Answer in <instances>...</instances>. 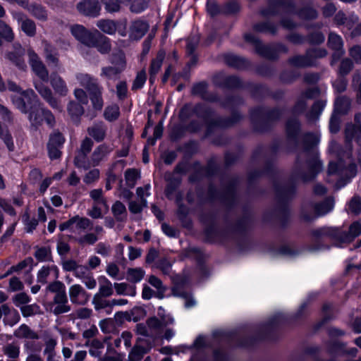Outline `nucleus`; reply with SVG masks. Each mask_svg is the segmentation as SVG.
I'll return each instance as SVG.
<instances>
[{
  "label": "nucleus",
  "instance_id": "61",
  "mask_svg": "<svg viewBox=\"0 0 361 361\" xmlns=\"http://www.w3.org/2000/svg\"><path fill=\"white\" fill-rule=\"evenodd\" d=\"M22 54L23 51L20 50L18 51V54L16 55L12 53L8 54V58L9 60L13 61L17 66H18L20 68H23L24 66V63L21 59Z\"/></svg>",
  "mask_w": 361,
  "mask_h": 361
},
{
  "label": "nucleus",
  "instance_id": "31",
  "mask_svg": "<svg viewBox=\"0 0 361 361\" xmlns=\"http://www.w3.org/2000/svg\"><path fill=\"white\" fill-rule=\"evenodd\" d=\"M120 116V110L119 107L116 104H111L109 106H107L104 111V118L109 121H114Z\"/></svg>",
  "mask_w": 361,
  "mask_h": 361
},
{
  "label": "nucleus",
  "instance_id": "2",
  "mask_svg": "<svg viewBox=\"0 0 361 361\" xmlns=\"http://www.w3.org/2000/svg\"><path fill=\"white\" fill-rule=\"evenodd\" d=\"M111 63L113 66H105L102 68L100 76L108 80H116L126 68V61L125 54L120 51L114 55L111 59Z\"/></svg>",
  "mask_w": 361,
  "mask_h": 361
},
{
  "label": "nucleus",
  "instance_id": "47",
  "mask_svg": "<svg viewBox=\"0 0 361 361\" xmlns=\"http://www.w3.org/2000/svg\"><path fill=\"white\" fill-rule=\"evenodd\" d=\"M74 229L85 230L90 225V221L87 218H81L78 216H74Z\"/></svg>",
  "mask_w": 361,
  "mask_h": 361
},
{
  "label": "nucleus",
  "instance_id": "19",
  "mask_svg": "<svg viewBox=\"0 0 361 361\" xmlns=\"http://www.w3.org/2000/svg\"><path fill=\"white\" fill-rule=\"evenodd\" d=\"M99 291L95 295L100 297H109L113 294V286L111 282L105 276H100L98 279Z\"/></svg>",
  "mask_w": 361,
  "mask_h": 361
},
{
  "label": "nucleus",
  "instance_id": "8",
  "mask_svg": "<svg viewBox=\"0 0 361 361\" xmlns=\"http://www.w3.org/2000/svg\"><path fill=\"white\" fill-rule=\"evenodd\" d=\"M345 141L348 145L354 141L361 145V115L355 116V124H348L345 128Z\"/></svg>",
  "mask_w": 361,
  "mask_h": 361
},
{
  "label": "nucleus",
  "instance_id": "46",
  "mask_svg": "<svg viewBox=\"0 0 361 361\" xmlns=\"http://www.w3.org/2000/svg\"><path fill=\"white\" fill-rule=\"evenodd\" d=\"M4 353L11 358H16L20 353L19 347L13 343L6 345L4 348Z\"/></svg>",
  "mask_w": 361,
  "mask_h": 361
},
{
  "label": "nucleus",
  "instance_id": "27",
  "mask_svg": "<svg viewBox=\"0 0 361 361\" xmlns=\"http://www.w3.org/2000/svg\"><path fill=\"white\" fill-rule=\"evenodd\" d=\"M148 282L156 288V296L159 298H163L166 288L163 285L161 281L157 276L152 275L149 277Z\"/></svg>",
  "mask_w": 361,
  "mask_h": 361
},
{
  "label": "nucleus",
  "instance_id": "33",
  "mask_svg": "<svg viewBox=\"0 0 361 361\" xmlns=\"http://www.w3.org/2000/svg\"><path fill=\"white\" fill-rule=\"evenodd\" d=\"M95 47L102 54H106L111 49L109 39L107 37L102 35L99 32V36L97 37V44ZM93 47H94V46Z\"/></svg>",
  "mask_w": 361,
  "mask_h": 361
},
{
  "label": "nucleus",
  "instance_id": "49",
  "mask_svg": "<svg viewBox=\"0 0 361 361\" xmlns=\"http://www.w3.org/2000/svg\"><path fill=\"white\" fill-rule=\"evenodd\" d=\"M348 209L353 214H358L361 212V199L357 197H353L348 204Z\"/></svg>",
  "mask_w": 361,
  "mask_h": 361
},
{
  "label": "nucleus",
  "instance_id": "54",
  "mask_svg": "<svg viewBox=\"0 0 361 361\" xmlns=\"http://www.w3.org/2000/svg\"><path fill=\"white\" fill-rule=\"evenodd\" d=\"M20 310L24 317H30L38 312L39 307L37 305H23Z\"/></svg>",
  "mask_w": 361,
  "mask_h": 361
},
{
  "label": "nucleus",
  "instance_id": "64",
  "mask_svg": "<svg viewBox=\"0 0 361 361\" xmlns=\"http://www.w3.org/2000/svg\"><path fill=\"white\" fill-rule=\"evenodd\" d=\"M47 289L52 293H55L56 294L66 290L63 283L59 281H56L50 283L47 287Z\"/></svg>",
  "mask_w": 361,
  "mask_h": 361
},
{
  "label": "nucleus",
  "instance_id": "30",
  "mask_svg": "<svg viewBox=\"0 0 361 361\" xmlns=\"http://www.w3.org/2000/svg\"><path fill=\"white\" fill-rule=\"evenodd\" d=\"M44 55L47 61L49 63H52L57 65L59 62L57 52L54 47L47 43V42H44Z\"/></svg>",
  "mask_w": 361,
  "mask_h": 361
},
{
  "label": "nucleus",
  "instance_id": "40",
  "mask_svg": "<svg viewBox=\"0 0 361 361\" xmlns=\"http://www.w3.org/2000/svg\"><path fill=\"white\" fill-rule=\"evenodd\" d=\"M148 6V0H133L130 4V10L133 13H140Z\"/></svg>",
  "mask_w": 361,
  "mask_h": 361
},
{
  "label": "nucleus",
  "instance_id": "62",
  "mask_svg": "<svg viewBox=\"0 0 361 361\" xmlns=\"http://www.w3.org/2000/svg\"><path fill=\"white\" fill-rule=\"evenodd\" d=\"M30 300V297L25 293H20L15 296L14 303L16 306H20L28 303Z\"/></svg>",
  "mask_w": 361,
  "mask_h": 361
},
{
  "label": "nucleus",
  "instance_id": "23",
  "mask_svg": "<svg viewBox=\"0 0 361 361\" xmlns=\"http://www.w3.org/2000/svg\"><path fill=\"white\" fill-rule=\"evenodd\" d=\"M347 29L350 31L352 37H356L361 35V22L358 23V17L355 15H350L349 20L347 22Z\"/></svg>",
  "mask_w": 361,
  "mask_h": 361
},
{
  "label": "nucleus",
  "instance_id": "1",
  "mask_svg": "<svg viewBox=\"0 0 361 361\" xmlns=\"http://www.w3.org/2000/svg\"><path fill=\"white\" fill-rule=\"evenodd\" d=\"M314 234L317 238H329L335 242L336 246H339V243H350L361 234V222H353L347 233L338 228L326 227L317 230Z\"/></svg>",
  "mask_w": 361,
  "mask_h": 361
},
{
  "label": "nucleus",
  "instance_id": "15",
  "mask_svg": "<svg viewBox=\"0 0 361 361\" xmlns=\"http://www.w3.org/2000/svg\"><path fill=\"white\" fill-rule=\"evenodd\" d=\"M58 277L59 269L54 264L43 266L37 274V280L42 283H46L48 281L56 280Z\"/></svg>",
  "mask_w": 361,
  "mask_h": 361
},
{
  "label": "nucleus",
  "instance_id": "14",
  "mask_svg": "<svg viewBox=\"0 0 361 361\" xmlns=\"http://www.w3.org/2000/svg\"><path fill=\"white\" fill-rule=\"evenodd\" d=\"M77 8L80 13L92 17L97 16L101 10L97 0H83L78 4Z\"/></svg>",
  "mask_w": 361,
  "mask_h": 361
},
{
  "label": "nucleus",
  "instance_id": "39",
  "mask_svg": "<svg viewBox=\"0 0 361 361\" xmlns=\"http://www.w3.org/2000/svg\"><path fill=\"white\" fill-rule=\"evenodd\" d=\"M112 212L115 217L118 220H122L126 215V207L121 202H116L113 204Z\"/></svg>",
  "mask_w": 361,
  "mask_h": 361
},
{
  "label": "nucleus",
  "instance_id": "16",
  "mask_svg": "<svg viewBox=\"0 0 361 361\" xmlns=\"http://www.w3.org/2000/svg\"><path fill=\"white\" fill-rule=\"evenodd\" d=\"M50 84L55 93L59 96L64 97L68 94V88L66 83L59 75L56 74L51 75L50 78Z\"/></svg>",
  "mask_w": 361,
  "mask_h": 361
},
{
  "label": "nucleus",
  "instance_id": "60",
  "mask_svg": "<svg viewBox=\"0 0 361 361\" xmlns=\"http://www.w3.org/2000/svg\"><path fill=\"white\" fill-rule=\"evenodd\" d=\"M74 95L79 102L83 104H86L88 102V97L85 90L80 88H76L74 90Z\"/></svg>",
  "mask_w": 361,
  "mask_h": 361
},
{
  "label": "nucleus",
  "instance_id": "51",
  "mask_svg": "<svg viewBox=\"0 0 361 361\" xmlns=\"http://www.w3.org/2000/svg\"><path fill=\"white\" fill-rule=\"evenodd\" d=\"M92 310L87 308V307H82L77 310L73 313V317L75 319H85L89 318L92 314Z\"/></svg>",
  "mask_w": 361,
  "mask_h": 361
},
{
  "label": "nucleus",
  "instance_id": "22",
  "mask_svg": "<svg viewBox=\"0 0 361 361\" xmlns=\"http://www.w3.org/2000/svg\"><path fill=\"white\" fill-rule=\"evenodd\" d=\"M8 89L10 91L20 93V96L24 97L28 103L32 102L37 98V96L32 90L29 89L25 91H21V89L16 83L11 81L8 82Z\"/></svg>",
  "mask_w": 361,
  "mask_h": 361
},
{
  "label": "nucleus",
  "instance_id": "34",
  "mask_svg": "<svg viewBox=\"0 0 361 361\" xmlns=\"http://www.w3.org/2000/svg\"><path fill=\"white\" fill-rule=\"evenodd\" d=\"M97 26L102 31L109 35H113L116 32V24L112 20H99L97 23Z\"/></svg>",
  "mask_w": 361,
  "mask_h": 361
},
{
  "label": "nucleus",
  "instance_id": "20",
  "mask_svg": "<svg viewBox=\"0 0 361 361\" xmlns=\"http://www.w3.org/2000/svg\"><path fill=\"white\" fill-rule=\"evenodd\" d=\"M165 58V52L164 51H159L154 59L152 60L150 66V82H153L154 77L157 73L159 71L162 65L163 61Z\"/></svg>",
  "mask_w": 361,
  "mask_h": 361
},
{
  "label": "nucleus",
  "instance_id": "50",
  "mask_svg": "<svg viewBox=\"0 0 361 361\" xmlns=\"http://www.w3.org/2000/svg\"><path fill=\"white\" fill-rule=\"evenodd\" d=\"M0 33L8 41L13 39V33L11 28L2 21H0Z\"/></svg>",
  "mask_w": 361,
  "mask_h": 361
},
{
  "label": "nucleus",
  "instance_id": "44",
  "mask_svg": "<svg viewBox=\"0 0 361 361\" xmlns=\"http://www.w3.org/2000/svg\"><path fill=\"white\" fill-rule=\"evenodd\" d=\"M126 181L130 188H133L138 178V172L135 169H128L125 173Z\"/></svg>",
  "mask_w": 361,
  "mask_h": 361
},
{
  "label": "nucleus",
  "instance_id": "55",
  "mask_svg": "<svg viewBox=\"0 0 361 361\" xmlns=\"http://www.w3.org/2000/svg\"><path fill=\"white\" fill-rule=\"evenodd\" d=\"M12 102L14 106L22 113H27L25 102L21 97L13 96L12 97Z\"/></svg>",
  "mask_w": 361,
  "mask_h": 361
},
{
  "label": "nucleus",
  "instance_id": "37",
  "mask_svg": "<svg viewBox=\"0 0 361 361\" xmlns=\"http://www.w3.org/2000/svg\"><path fill=\"white\" fill-rule=\"evenodd\" d=\"M145 271L141 268L129 269L127 271V279L133 283L140 281L144 277Z\"/></svg>",
  "mask_w": 361,
  "mask_h": 361
},
{
  "label": "nucleus",
  "instance_id": "25",
  "mask_svg": "<svg viewBox=\"0 0 361 361\" xmlns=\"http://www.w3.org/2000/svg\"><path fill=\"white\" fill-rule=\"evenodd\" d=\"M16 337L18 338L36 339L37 335L32 331L27 325L22 324L14 332Z\"/></svg>",
  "mask_w": 361,
  "mask_h": 361
},
{
  "label": "nucleus",
  "instance_id": "4",
  "mask_svg": "<svg viewBox=\"0 0 361 361\" xmlns=\"http://www.w3.org/2000/svg\"><path fill=\"white\" fill-rule=\"evenodd\" d=\"M71 32L78 41L89 47L97 44V37L99 36L97 30L89 31L82 25H73L71 27Z\"/></svg>",
  "mask_w": 361,
  "mask_h": 361
},
{
  "label": "nucleus",
  "instance_id": "28",
  "mask_svg": "<svg viewBox=\"0 0 361 361\" xmlns=\"http://www.w3.org/2000/svg\"><path fill=\"white\" fill-rule=\"evenodd\" d=\"M114 287L118 295L135 296L136 294L135 286H129L126 283H115Z\"/></svg>",
  "mask_w": 361,
  "mask_h": 361
},
{
  "label": "nucleus",
  "instance_id": "36",
  "mask_svg": "<svg viewBox=\"0 0 361 361\" xmlns=\"http://www.w3.org/2000/svg\"><path fill=\"white\" fill-rule=\"evenodd\" d=\"M179 286L178 285L175 286L173 288V294L175 296L182 297L185 299V306L187 308H190L193 307L195 305V300L193 298L190 297L189 294L185 291L179 290Z\"/></svg>",
  "mask_w": 361,
  "mask_h": 361
},
{
  "label": "nucleus",
  "instance_id": "63",
  "mask_svg": "<svg viewBox=\"0 0 361 361\" xmlns=\"http://www.w3.org/2000/svg\"><path fill=\"white\" fill-rule=\"evenodd\" d=\"M0 118L4 121L7 123H10L13 120V116L11 112L8 110V109L1 104H0Z\"/></svg>",
  "mask_w": 361,
  "mask_h": 361
},
{
  "label": "nucleus",
  "instance_id": "35",
  "mask_svg": "<svg viewBox=\"0 0 361 361\" xmlns=\"http://www.w3.org/2000/svg\"><path fill=\"white\" fill-rule=\"evenodd\" d=\"M334 208V200L328 198L324 202L315 206V211L317 215L322 216L331 212Z\"/></svg>",
  "mask_w": 361,
  "mask_h": 361
},
{
  "label": "nucleus",
  "instance_id": "52",
  "mask_svg": "<svg viewBox=\"0 0 361 361\" xmlns=\"http://www.w3.org/2000/svg\"><path fill=\"white\" fill-rule=\"evenodd\" d=\"M99 174H100V172H99V169H92L85 174V176L83 178V180L85 183H86L87 184L92 183L96 181L99 178Z\"/></svg>",
  "mask_w": 361,
  "mask_h": 361
},
{
  "label": "nucleus",
  "instance_id": "32",
  "mask_svg": "<svg viewBox=\"0 0 361 361\" xmlns=\"http://www.w3.org/2000/svg\"><path fill=\"white\" fill-rule=\"evenodd\" d=\"M87 132L96 141L99 142L104 140L106 129L102 125H95L89 128Z\"/></svg>",
  "mask_w": 361,
  "mask_h": 361
},
{
  "label": "nucleus",
  "instance_id": "42",
  "mask_svg": "<svg viewBox=\"0 0 361 361\" xmlns=\"http://www.w3.org/2000/svg\"><path fill=\"white\" fill-rule=\"evenodd\" d=\"M28 10L39 20H45L47 17V11L41 6L32 4L29 6Z\"/></svg>",
  "mask_w": 361,
  "mask_h": 361
},
{
  "label": "nucleus",
  "instance_id": "7",
  "mask_svg": "<svg viewBox=\"0 0 361 361\" xmlns=\"http://www.w3.org/2000/svg\"><path fill=\"white\" fill-rule=\"evenodd\" d=\"M29 62L33 72L42 80H48V71L37 54L32 50L28 51Z\"/></svg>",
  "mask_w": 361,
  "mask_h": 361
},
{
  "label": "nucleus",
  "instance_id": "53",
  "mask_svg": "<svg viewBox=\"0 0 361 361\" xmlns=\"http://www.w3.org/2000/svg\"><path fill=\"white\" fill-rule=\"evenodd\" d=\"M146 73L145 71H142L139 72L134 80L133 88V89H140L141 88L146 81Z\"/></svg>",
  "mask_w": 361,
  "mask_h": 361
},
{
  "label": "nucleus",
  "instance_id": "56",
  "mask_svg": "<svg viewBox=\"0 0 361 361\" xmlns=\"http://www.w3.org/2000/svg\"><path fill=\"white\" fill-rule=\"evenodd\" d=\"M0 137L4 141L9 150H13V143L11 136L6 130H4L0 126Z\"/></svg>",
  "mask_w": 361,
  "mask_h": 361
},
{
  "label": "nucleus",
  "instance_id": "41",
  "mask_svg": "<svg viewBox=\"0 0 361 361\" xmlns=\"http://www.w3.org/2000/svg\"><path fill=\"white\" fill-rule=\"evenodd\" d=\"M147 353V349L140 345H135L129 354L128 361H137L142 359Z\"/></svg>",
  "mask_w": 361,
  "mask_h": 361
},
{
  "label": "nucleus",
  "instance_id": "3",
  "mask_svg": "<svg viewBox=\"0 0 361 361\" xmlns=\"http://www.w3.org/2000/svg\"><path fill=\"white\" fill-rule=\"evenodd\" d=\"M343 160L339 159L338 163L330 161L329 164L328 173L329 175L336 174L342 178L345 177L347 180L343 183H337V187L341 188L346 184V183L356 174V166L354 164H351L350 161H348V166L344 165Z\"/></svg>",
  "mask_w": 361,
  "mask_h": 361
},
{
  "label": "nucleus",
  "instance_id": "38",
  "mask_svg": "<svg viewBox=\"0 0 361 361\" xmlns=\"http://www.w3.org/2000/svg\"><path fill=\"white\" fill-rule=\"evenodd\" d=\"M68 111L72 119L76 120L79 116L83 114L84 109L80 104L74 102H70L68 105Z\"/></svg>",
  "mask_w": 361,
  "mask_h": 361
},
{
  "label": "nucleus",
  "instance_id": "57",
  "mask_svg": "<svg viewBox=\"0 0 361 361\" xmlns=\"http://www.w3.org/2000/svg\"><path fill=\"white\" fill-rule=\"evenodd\" d=\"M90 197L98 204H102L103 207L106 209V204L102 197V191L100 189L93 190L90 192Z\"/></svg>",
  "mask_w": 361,
  "mask_h": 361
},
{
  "label": "nucleus",
  "instance_id": "17",
  "mask_svg": "<svg viewBox=\"0 0 361 361\" xmlns=\"http://www.w3.org/2000/svg\"><path fill=\"white\" fill-rule=\"evenodd\" d=\"M149 28V25L142 20L134 21L130 29V37L135 39L142 37Z\"/></svg>",
  "mask_w": 361,
  "mask_h": 361
},
{
  "label": "nucleus",
  "instance_id": "48",
  "mask_svg": "<svg viewBox=\"0 0 361 361\" xmlns=\"http://www.w3.org/2000/svg\"><path fill=\"white\" fill-rule=\"evenodd\" d=\"M150 185L149 184H147V185H145L144 187H139L137 188V197L139 198V200H140V201H142V202H144V204L147 203V200H146V197H149L150 195Z\"/></svg>",
  "mask_w": 361,
  "mask_h": 361
},
{
  "label": "nucleus",
  "instance_id": "24",
  "mask_svg": "<svg viewBox=\"0 0 361 361\" xmlns=\"http://www.w3.org/2000/svg\"><path fill=\"white\" fill-rule=\"evenodd\" d=\"M90 100L92 102V106L94 109L97 110H101L104 102L102 99V87L99 86L94 90L90 92Z\"/></svg>",
  "mask_w": 361,
  "mask_h": 361
},
{
  "label": "nucleus",
  "instance_id": "5",
  "mask_svg": "<svg viewBox=\"0 0 361 361\" xmlns=\"http://www.w3.org/2000/svg\"><path fill=\"white\" fill-rule=\"evenodd\" d=\"M93 146V142L91 139L85 137L81 142L80 149L78 150L74 164L78 168L88 169L87 154L91 151Z\"/></svg>",
  "mask_w": 361,
  "mask_h": 361
},
{
  "label": "nucleus",
  "instance_id": "21",
  "mask_svg": "<svg viewBox=\"0 0 361 361\" xmlns=\"http://www.w3.org/2000/svg\"><path fill=\"white\" fill-rule=\"evenodd\" d=\"M4 322L6 325L13 326L20 320V315L16 310H11L6 305H3Z\"/></svg>",
  "mask_w": 361,
  "mask_h": 361
},
{
  "label": "nucleus",
  "instance_id": "6",
  "mask_svg": "<svg viewBox=\"0 0 361 361\" xmlns=\"http://www.w3.org/2000/svg\"><path fill=\"white\" fill-rule=\"evenodd\" d=\"M35 87L40 96L49 104V106L59 111H62L61 101L53 95L51 90L42 82H35Z\"/></svg>",
  "mask_w": 361,
  "mask_h": 361
},
{
  "label": "nucleus",
  "instance_id": "58",
  "mask_svg": "<svg viewBox=\"0 0 361 361\" xmlns=\"http://www.w3.org/2000/svg\"><path fill=\"white\" fill-rule=\"evenodd\" d=\"M80 280L88 289H94L97 286V281L92 273H90L88 275L84 276Z\"/></svg>",
  "mask_w": 361,
  "mask_h": 361
},
{
  "label": "nucleus",
  "instance_id": "29",
  "mask_svg": "<svg viewBox=\"0 0 361 361\" xmlns=\"http://www.w3.org/2000/svg\"><path fill=\"white\" fill-rule=\"evenodd\" d=\"M20 23L22 30L28 36H34L36 32V27L35 23L26 18H20L18 20Z\"/></svg>",
  "mask_w": 361,
  "mask_h": 361
},
{
  "label": "nucleus",
  "instance_id": "45",
  "mask_svg": "<svg viewBox=\"0 0 361 361\" xmlns=\"http://www.w3.org/2000/svg\"><path fill=\"white\" fill-rule=\"evenodd\" d=\"M102 2L104 5L106 11L109 13L118 12L121 8L118 1L116 0H102Z\"/></svg>",
  "mask_w": 361,
  "mask_h": 361
},
{
  "label": "nucleus",
  "instance_id": "26",
  "mask_svg": "<svg viewBox=\"0 0 361 361\" xmlns=\"http://www.w3.org/2000/svg\"><path fill=\"white\" fill-rule=\"evenodd\" d=\"M328 43L329 46L332 49H334L337 51L338 57L343 54V51L342 50L343 40L339 35L334 33H330Z\"/></svg>",
  "mask_w": 361,
  "mask_h": 361
},
{
  "label": "nucleus",
  "instance_id": "18",
  "mask_svg": "<svg viewBox=\"0 0 361 361\" xmlns=\"http://www.w3.org/2000/svg\"><path fill=\"white\" fill-rule=\"evenodd\" d=\"M75 77L78 83L85 87L89 92L99 86L97 80L87 73H78Z\"/></svg>",
  "mask_w": 361,
  "mask_h": 361
},
{
  "label": "nucleus",
  "instance_id": "43",
  "mask_svg": "<svg viewBox=\"0 0 361 361\" xmlns=\"http://www.w3.org/2000/svg\"><path fill=\"white\" fill-rule=\"evenodd\" d=\"M35 257L41 262L50 261L51 259V250L48 247H41L37 250Z\"/></svg>",
  "mask_w": 361,
  "mask_h": 361
},
{
  "label": "nucleus",
  "instance_id": "10",
  "mask_svg": "<svg viewBox=\"0 0 361 361\" xmlns=\"http://www.w3.org/2000/svg\"><path fill=\"white\" fill-rule=\"evenodd\" d=\"M111 151L112 149L106 144H102L97 147L90 157L88 158V169L91 166H97L99 165L101 162L105 161Z\"/></svg>",
  "mask_w": 361,
  "mask_h": 361
},
{
  "label": "nucleus",
  "instance_id": "11",
  "mask_svg": "<svg viewBox=\"0 0 361 361\" xmlns=\"http://www.w3.org/2000/svg\"><path fill=\"white\" fill-rule=\"evenodd\" d=\"M68 294L71 302L77 305H85L89 299L90 295L80 284H74L70 286Z\"/></svg>",
  "mask_w": 361,
  "mask_h": 361
},
{
  "label": "nucleus",
  "instance_id": "59",
  "mask_svg": "<svg viewBox=\"0 0 361 361\" xmlns=\"http://www.w3.org/2000/svg\"><path fill=\"white\" fill-rule=\"evenodd\" d=\"M147 206V203L144 204L140 200L139 202L131 201L129 203V210L134 214L140 212L144 207Z\"/></svg>",
  "mask_w": 361,
  "mask_h": 361
},
{
  "label": "nucleus",
  "instance_id": "12",
  "mask_svg": "<svg viewBox=\"0 0 361 361\" xmlns=\"http://www.w3.org/2000/svg\"><path fill=\"white\" fill-rule=\"evenodd\" d=\"M42 117H44L49 125H54L55 119L53 114L50 111L43 108L38 109H32L29 113L28 118L32 125H38L42 121Z\"/></svg>",
  "mask_w": 361,
  "mask_h": 361
},
{
  "label": "nucleus",
  "instance_id": "13",
  "mask_svg": "<svg viewBox=\"0 0 361 361\" xmlns=\"http://www.w3.org/2000/svg\"><path fill=\"white\" fill-rule=\"evenodd\" d=\"M157 314L158 316L161 317V320L159 321L155 317L149 319L147 324L149 329L153 330H160L164 326L173 323V318L169 314L166 315L165 311L161 307H159Z\"/></svg>",
  "mask_w": 361,
  "mask_h": 361
},
{
  "label": "nucleus",
  "instance_id": "9",
  "mask_svg": "<svg viewBox=\"0 0 361 361\" xmlns=\"http://www.w3.org/2000/svg\"><path fill=\"white\" fill-rule=\"evenodd\" d=\"M65 139L59 132L51 134L47 145L49 157L51 159H58L61 156V149L63 147Z\"/></svg>",
  "mask_w": 361,
  "mask_h": 361
}]
</instances>
